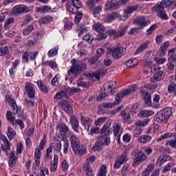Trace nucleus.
<instances>
[{"instance_id": "f257e3e1", "label": "nucleus", "mask_w": 176, "mask_h": 176, "mask_svg": "<svg viewBox=\"0 0 176 176\" xmlns=\"http://www.w3.org/2000/svg\"><path fill=\"white\" fill-rule=\"evenodd\" d=\"M138 87V86L135 85L125 89H122L120 93L117 94L114 102H104L102 107H104V108H113L115 105H119V104L122 102V100H123L126 96H130V94H133V93L137 91Z\"/></svg>"}, {"instance_id": "f03ea898", "label": "nucleus", "mask_w": 176, "mask_h": 176, "mask_svg": "<svg viewBox=\"0 0 176 176\" xmlns=\"http://www.w3.org/2000/svg\"><path fill=\"white\" fill-rule=\"evenodd\" d=\"M70 141L72 144V148L76 155L78 156H83V155L87 153V150L86 149V147L83 146V145L79 144V140H78V138H76L75 135H72L70 138Z\"/></svg>"}, {"instance_id": "7ed1b4c3", "label": "nucleus", "mask_w": 176, "mask_h": 176, "mask_svg": "<svg viewBox=\"0 0 176 176\" xmlns=\"http://www.w3.org/2000/svg\"><path fill=\"white\" fill-rule=\"evenodd\" d=\"M150 69L154 74L153 76L151 78V82H153V83L160 82L164 78V72L162 70V67L156 65H152L150 67Z\"/></svg>"}, {"instance_id": "20e7f679", "label": "nucleus", "mask_w": 176, "mask_h": 176, "mask_svg": "<svg viewBox=\"0 0 176 176\" xmlns=\"http://www.w3.org/2000/svg\"><path fill=\"white\" fill-rule=\"evenodd\" d=\"M151 10L152 12H156L157 17L161 19V20H167L168 19V15L167 14L166 10L162 7H160L159 3H157L155 6L151 8Z\"/></svg>"}, {"instance_id": "39448f33", "label": "nucleus", "mask_w": 176, "mask_h": 176, "mask_svg": "<svg viewBox=\"0 0 176 176\" xmlns=\"http://www.w3.org/2000/svg\"><path fill=\"white\" fill-rule=\"evenodd\" d=\"M133 24L137 25L139 30H142V28L151 24V21L146 19L145 16H138L133 20Z\"/></svg>"}, {"instance_id": "423d86ee", "label": "nucleus", "mask_w": 176, "mask_h": 176, "mask_svg": "<svg viewBox=\"0 0 176 176\" xmlns=\"http://www.w3.org/2000/svg\"><path fill=\"white\" fill-rule=\"evenodd\" d=\"M86 64L80 65V63L78 62L76 65H72L69 70L68 71V75L73 74L74 76H78L80 74V69H86Z\"/></svg>"}, {"instance_id": "0eeeda50", "label": "nucleus", "mask_w": 176, "mask_h": 176, "mask_svg": "<svg viewBox=\"0 0 176 176\" xmlns=\"http://www.w3.org/2000/svg\"><path fill=\"white\" fill-rule=\"evenodd\" d=\"M127 162V151H124L121 155H118L116 159L113 168H120L122 164Z\"/></svg>"}, {"instance_id": "6e6552de", "label": "nucleus", "mask_w": 176, "mask_h": 176, "mask_svg": "<svg viewBox=\"0 0 176 176\" xmlns=\"http://www.w3.org/2000/svg\"><path fill=\"white\" fill-rule=\"evenodd\" d=\"M72 3L68 2L67 8L69 13H76L78 9L82 7V3L79 0H72Z\"/></svg>"}, {"instance_id": "1a4fd4ad", "label": "nucleus", "mask_w": 176, "mask_h": 176, "mask_svg": "<svg viewBox=\"0 0 176 176\" xmlns=\"http://www.w3.org/2000/svg\"><path fill=\"white\" fill-rule=\"evenodd\" d=\"M148 159V157L145 153L141 151H138V153L135 154V158L133 160V166L134 167H137L138 164L142 163V162H145Z\"/></svg>"}, {"instance_id": "9d476101", "label": "nucleus", "mask_w": 176, "mask_h": 176, "mask_svg": "<svg viewBox=\"0 0 176 176\" xmlns=\"http://www.w3.org/2000/svg\"><path fill=\"white\" fill-rule=\"evenodd\" d=\"M94 28L99 33L100 39H107V36H108L105 33V27L101 25V23H96L94 25Z\"/></svg>"}, {"instance_id": "9b49d317", "label": "nucleus", "mask_w": 176, "mask_h": 176, "mask_svg": "<svg viewBox=\"0 0 176 176\" xmlns=\"http://www.w3.org/2000/svg\"><path fill=\"white\" fill-rule=\"evenodd\" d=\"M120 6L118 0H108L104 5V10H116L119 9Z\"/></svg>"}, {"instance_id": "f8f14e48", "label": "nucleus", "mask_w": 176, "mask_h": 176, "mask_svg": "<svg viewBox=\"0 0 176 176\" xmlns=\"http://www.w3.org/2000/svg\"><path fill=\"white\" fill-rule=\"evenodd\" d=\"M127 32V27H122L119 30V31L117 32L115 30H111L109 31V35H111V36H114V38H119L120 36H123L124 34Z\"/></svg>"}, {"instance_id": "ddd939ff", "label": "nucleus", "mask_w": 176, "mask_h": 176, "mask_svg": "<svg viewBox=\"0 0 176 176\" xmlns=\"http://www.w3.org/2000/svg\"><path fill=\"white\" fill-rule=\"evenodd\" d=\"M25 90L28 93V97L30 98H34L35 97V89H34V85L31 82H25Z\"/></svg>"}, {"instance_id": "4468645a", "label": "nucleus", "mask_w": 176, "mask_h": 176, "mask_svg": "<svg viewBox=\"0 0 176 176\" xmlns=\"http://www.w3.org/2000/svg\"><path fill=\"white\" fill-rule=\"evenodd\" d=\"M59 105H60L61 109H63L66 113H74V109H72V106H71L67 100H61L59 102Z\"/></svg>"}, {"instance_id": "2eb2a0df", "label": "nucleus", "mask_w": 176, "mask_h": 176, "mask_svg": "<svg viewBox=\"0 0 176 176\" xmlns=\"http://www.w3.org/2000/svg\"><path fill=\"white\" fill-rule=\"evenodd\" d=\"M98 141L102 142L104 145H109L111 144V138H109V133H101L98 136Z\"/></svg>"}, {"instance_id": "dca6fc26", "label": "nucleus", "mask_w": 176, "mask_h": 176, "mask_svg": "<svg viewBox=\"0 0 176 176\" xmlns=\"http://www.w3.org/2000/svg\"><path fill=\"white\" fill-rule=\"evenodd\" d=\"M7 102L14 110V113L16 114L19 113V112H21V108L17 107L16 100L12 99L10 96L7 97Z\"/></svg>"}, {"instance_id": "f3484780", "label": "nucleus", "mask_w": 176, "mask_h": 176, "mask_svg": "<svg viewBox=\"0 0 176 176\" xmlns=\"http://www.w3.org/2000/svg\"><path fill=\"white\" fill-rule=\"evenodd\" d=\"M112 57L113 58H115L116 60H118V58H120L124 54V51H123V47H118L117 48L114 49L112 52Z\"/></svg>"}, {"instance_id": "a211bd4d", "label": "nucleus", "mask_w": 176, "mask_h": 176, "mask_svg": "<svg viewBox=\"0 0 176 176\" xmlns=\"http://www.w3.org/2000/svg\"><path fill=\"white\" fill-rule=\"evenodd\" d=\"M12 11L14 13H28L30 8L25 6H16L13 8Z\"/></svg>"}, {"instance_id": "6ab92c4d", "label": "nucleus", "mask_w": 176, "mask_h": 176, "mask_svg": "<svg viewBox=\"0 0 176 176\" xmlns=\"http://www.w3.org/2000/svg\"><path fill=\"white\" fill-rule=\"evenodd\" d=\"M70 122L74 131L78 133V131H79V121L78 120V118L72 116L70 118Z\"/></svg>"}, {"instance_id": "aec40b11", "label": "nucleus", "mask_w": 176, "mask_h": 176, "mask_svg": "<svg viewBox=\"0 0 176 176\" xmlns=\"http://www.w3.org/2000/svg\"><path fill=\"white\" fill-rule=\"evenodd\" d=\"M121 115L124 123H127V124L132 123L133 120H131V116H130L129 112H127L126 110H123L121 111Z\"/></svg>"}, {"instance_id": "412c9836", "label": "nucleus", "mask_w": 176, "mask_h": 176, "mask_svg": "<svg viewBox=\"0 0 176 176\" xmlns=\"http://www.w3.org/2000/svg\"><path fill=\"white\" fill-rule=\"evenodd\" d=\"M148 46H149V41H146L142 44H141L139 47L135 51L134 54H140V53H142V52H144L148 49Z\"/></svg>"}, {"instance_id": "4be33fe9", "label": "nucleus", "mask_w": 176, "mask_h": 176, "mask_svg": "<svg viewBox=\"0 0 176 176\" xmlns=\"http://www.w3.org/2000/svg\"><path fill=\"white\" fill-rule=\"evenodd\" d=\"M119 16H120L119 12H111L105 17V22L112 23V21H113V20H116Z\"/></svg>"}, {"instance_id": "5701e85b", "label": "nucleus", "mask_w": 176, "mask_h": 176, "mask_svg": "<svg viewBox=\"0 0 176 176\" xmlns=\"http://www.w3.org/2000/svg\"><path fill=\"white\" fill-rule=\"evenodd\" d=\"M56 129L58 133H68L69 131V128L64 123L58 124Z\"/></svg>"}, {"instance_id": "b1692460", "label": "nucleus", "mask_w": 176, "mask_h": 176, "mask_svg": "<svg viewBox=\"0 0 176 176\" xmlns=\"http://www.w3.org/2000/svg\"><path fill=\"white\" fill-rule=\"evenodd\" d=\"M160 8L165 9L168 8L170 5H175L176 8V1H172L171 0H163L161 3H158Z\"/></svg>"}, {"instance_id": "393cba45", "label": "nucleus", "mask_w": 176, "mask_h": 176, "mask_svg": "<svg viewBox=\"0 0 176 176\" xmlns=\"http://www.w3.org/2000/svg\"><path fill=\"white\" fill-rule=\"evenodd\" d=\"M170 46V41H166L163 43L160 47V56L163 57L166 53H167V49H168V47Z\"/></svg>"}, {"instance_id": "a878e982", "label": "nucleus", "mask_w": 176, "mask_h": 176, "mask_svg": "<svg viewBox=\"0 0 176 176\" xmlns=\"http://www.w3.org/2000/svg\"><path fill=\"white\" fill-rule=\"evenodd\" d=\"M0 56H4L7 58H10V52L9 51L8 46L0 47Z\"/></svg>"}, {"instance_id": "bb28decb", "label": "nucleus", "mask_w": 176, "mask_h": 176, "mask_svg": "<svg viewBox=\"0 0 176 176\" xmlns=\"http://www.w3.org/2000/svg\"><path fill=\"white\" fill-rule=\"evenodd\" d=\"M139 115L141 118H149V116H153L155 112L152 110H142Z\"/></svg>"}, {"instance_id": "cd10ccee", "label": "nucleus", "mask_w": 176, "mask_h": 176, "mask_svg": "<svg viewBox=\"0 0 176 176\" xmlns=\"http://www.w3.org/2000/svg\"><path fill=\"white\" fill-rule=\"evenodd\" d=\"M17 162V157L14 155V152L12 151L9 155V166L10 167H13Z\"/></svg>"}, {"instance_id": "c85d7f7f", "label": "nucleus", "mask_w": 176, "mask_h": 176, "mask_svg": "<svg viewBox=\"0 0 176 176\" xmlns=\"http://www.w3.org/2000/svg\"><path fill=\"white\" fill-rule=\"evenodd\" d=\"M115 89H116V82L110 81L108 85L107 93L115 94Z\"/></svg>"}, {"instance_id": "c756f323", "label": "nucleus", "mask_w": 176, "mask_h": 176, "mask_svg": "<svg viewBox=\"0 0 176 176\" xmlns=\"http://www.w3.org/2000/svg\"><path fill=\"white\" fill-rule=\"evenodd\" d=\"M107 168H108V166H107V164H102L99 168V171L98 172L97 176H107Z\"/></svg>"}, {"instance_id": "7c9ffc66", "label": "nucleus", "mask_w": 176, "mask_h": 176, "mask_svg": "<svg viewBox=\"0 0 176 176\" xmlns=\"http://www.w3.org/2000/svg\"><path fill=\"white\" fill-rule=\"evenodd\" d=\"M137 64H138V59H137L135 58H133L127 60L125 63V65H126V67H128V68H131L133 67H135V65H137Z\"/></svg>"}, {"instance_id": "2f4dec72", "label": "nucleus", "mask_w": 176, "mask_h": 176, "mask_svg": "<svg viewBox=\"0 0 176 176\" xmlns=\"http://www.w3.org/2000/svg\"><path fill=\"white\" fill-rule=\"evenodd\" d=\"M152 140V138L150 135H144L138 138V142L142 144H146V142H149Z\"/></svg>"}, {"instance_id": "473e14b6", "label": "nucleus", "mask_w": 176, "mask_h": 176, "mask_svg": "<svg viewBox=\"0 0 176 176\" xmlns=\"http://www.w3.org/2000/svg\"><path fill=\"white\" fill-rule=\"evenodd\" d=\"M50 10H52V8L49 6H42L36 9V12H40V13H47Z\"/></svg>"}, {"instance_id": "72a5a7b5", "label": "nucleus", "mask_w": 176, "mask_h": 176, "mask_svg": "<svg viewBox=\"0 0 176 176\" xmlns=\"http://www.w3.org/2000/svg\"><path fill=\"white\" fill-rule=\"evenodd\" d=\"M170 159L171 157H170V155H164L162 157H160L157 162L160 164V166H162V164L166 163V162H168V160H170Z\"/></svg>"}, {"instance_id": "f704fd0d", "label": "nucleus", "mask_w": 176, "mask_h": 176, "mask_svg": "<svg viewBox=\"0 0 176 176\" xmlns=\"http://www.w3.org/2000/svg\"><path fill=\"white\" fill-rule=\"evenodd\" d=\"M155 168V166L150 164L143 171L142 176H149V174L152 173V170Z\"/></svg>"}, {"instance_id": "c9c22d12", "label": "nucleus", "mask_w": 176, "mask_h": 176, "mask_svg": "<svg viewBox=\"0 0 176 176\" xmlns=\"http://www.w3.org/2000/svg\"><path fill=\"white\" fill-rule=\"evenodd\" d=\"M37 86L40 89L41 91H42L43 93L46 94L49 91L47 87H46L45 85L43 84V82L41 80L37 81Z\"/></svg>"}, {"instance_id": "e433bc0d", "label": "nucleus", "mask_w": 176, "mask_h": 176, "mask_svg": "<svg viewBox=\"0 0 176 176\" xmlns=\"http://www.w3.org/2000/svg\"><path fill=\"white\" fill-rule=\"evenodd\" d=\"M42 65H47L48 67L52 68V69H56V68H57V63H56V62L53 60H48L46 62H43L42 63Z\"/></svg>"}, {"instance_id": "4c0bfd02", "label": "nucleus", "mask_w": 176, "mask_h": 176, "mask_svg": "<svg viewBox=\"0 0 176 176\" xmlns=\"http://www.w3.org/2000/svg\"><path fill=\"white\" fill-rule=\"evenodd\" d=\"M89 80L92 82H96V80H100V74L99 73H89Z\"/></svg>"}, {"instance_id": "58836bf2", "label": "nucleus", "mask_w": 176, "mask_h": 176, "mask_svg": "<svg viewBox=\"0 0 176 176\" xmlns=\"http://www.w3.org/2000/svg\"><path fill=\"white\" fill-rule=\"evenodd\" d=\"M138 8V6L137 5L128 6L127 8L124 10V12L128 14H131V13H133V12H135V10H137Z\"/></svg>"}, {"instance_id": "ea45409f", "label": "nucleus", "mask_w": 176, "mask_h": 176, "mask_svg": "<svg viewBox=\"0 0 176 176\" xmlns=\"http://www.w3.org/2000/svg\"><path fill=\"white\" fill-rule=\"evenodd\" d=\"M81 123L87 130H89V118L81 116Z\"/></svg>"}, {"instance_id": "a19ab883", "label": "nucleus", "mask_w": 176, "mask_h": 176, "mask_svg": "<svg viewBox=\"0 0 176 176\" xmlns=\"http://www.w3.org/2000/svg\"><path fill=\"white\" fill-rule=\"evenodd\" d=\"M166 119H168L173 115V109L170 107L165 108L162 112Z\"/></svg>"}, {"instance_id": "79ce46f5", "label": "nucleus", "mask_w": 176, "mask_h": 176, "mask_svg": "<svg viewBox=\"0 0 176 176\" xmlns=\"http://www.w3.org/2000/svg\"><path fill=\"white\" fill-rule=\"evenodd\" d=\"M58 52V47H55L47 52V56L48 57H54V56H57Z\"/></svg>"}, {"instance_id": "37998d69", "label": "nucleus", "mask_w": 176, "mask_h": 176, "mask_svg": "<svg viewBox=\"0 0 176 176\" xmlns=\"http://www.w3.org/2000/svg\"><path fill=\"white\" fill-rule=\"evenodd\" d=\"M166 119L167 118H166L163 113H160L157 115L156 121L158 123H162V122H164Z\"/></svg>"}, {"instance_id": "c03bdc74", "label": "nucleus", "mask_w": 176, "mask_h": 176, "mask_svg": "<svg viewBox=\"0 0 176 176\" xmlns=\"http://www.w3.org/2000/svg\"><path fill=\"white\" fill-rule=\"evenodd\" d=\"M176 89V84L175 82H170L168 86V91L170 93V94H174V91H175Z\"/></svg>"}, {"instance_id": "a18cd8bd", "label": "nucleus", "mask_w": 176, "mask_h": 176, "mask_svg": "<svg viewBox=\"0 0 176 176\" xmlns=\"http://www.w3.org/2000/svg\"><path fill=\"white\" fill-rule=\"evenodd\" d=\"M6 118L11 124H14V117L12 115V112L8 111L6 113Z\"/></svg>"}, {"instance_id": "49530a36", "label": "nucleus", "mask_w": 176, "mask_h": 176, "mask_svg": "<svg viewBox=\"0 0 176 176\" xmlns=\"http://www.w3.org/2000/svg\"><path fill=\"white\" fill-rule=\"evenodd\" d=\"M142 98L145 101L146 104L148 105V107H151L152 105V99L151 98V94L142 96Z\"/></svg>"}, {"instance_id": "de8ad7c7", "label": "nucleus", "mask_w": 176, "mask_h": 176, "mask_svg": "<svg viewBox=\"0 0 176 176\" xmlns=\"http://www.w3.org/2000/svg\"><path fill=\"white\" fill-rule=\"evenodd\" d=\"M173 133H165L163 135H162L161 137L158 138L157 139V141L158 142H160V141H163V140H166V138H171L173 137Z\"/></svg>"}, {"instance_id": "09e8293b", "label": "nucleus", "mask_w": 176, "mask_h": 176, "mask_svg": "<svg viewBox=\"0 0 176 176\" xmlns=\"http://www.w3.org/2000/svg\"><path fill=\"white\" fill-rule=\"evenodd\" d=\"M102 145H104L100 141L96 142L95 145L92 147V151H101V148H102Z\"/></svg>"}, {"instance_id": "8fccbe9b", "label": "nucleus", "mask_w": 176, "mask_h": 176, "mask_svg": "<svg viewBox=\"0 0 176 176\" xmlns=\"http://www.w3.org/2000/svg\"><path fill=\"white\" fill-rule=\"evenodd\" d=\"M151 122V120L149 119H145L144 120H139L135 122V124H139V126H141L142 127H145Z\"/></svg>"}, {"instance_id": "3c124183", "label": "nucleus", "mask_w": 176, "mask_h": 176, "mask_svg": "<svg viewBox=\"0 0 176 176\" xmlns=\"http://www.w3.org/2000/svg\"><path fill=\"white\" fill-rule=\"evenodd\" d=\"M34 30V26L33 25H29L27 28H25L23 30V35H30V34H31V32H32V31Z\"/></svg>"}, {"instance_id": "603ef678", "label": "nucleus", "mask_w": 176, "mask_h": 176, "mask_svg": "<svg viewBox=\"0 0 176 176\" xmlns=\"http://www.w3.org/2000/svg\"><path fill=\"white\" fill-rule=\"evenodd\" d=\"M66 94L64 91H58L54 96V98L56 100H60L61 98H63V97H65Z\"/></svg>"}, {"instance_id": "864d4df0", "label": "nucleus", "mask_w": 176, "mask_h": 176, "mask_svg": "<svg viewBox=\"0 0 176 176\" xmlns=\"http://www.w3.org/2000/svg\"><path fill=\"white\" fill-rule=\"evenodd\" d=\"M14 126H19L20 129L23 130L24 129V122L21 120L16 119L14 121Z\"/></svg>"}, {"instance_id": "5fc2aeb1", "label": "nucleus", "mask_w": 176, "mask_h": 176, "mask_svg": "<svg viewBox=\"0 0 176 176\" xmlns=\"http://www.w3.org/2000/svg\"><path fill=\"white\" fill-rule=\"evenodd\" d=\"M13 23H14V18L11 17L8 19L5 22L4 28H6V30H8V28H9V25L10 24H13Z\"/></svg>"}, {"instance_id": "6e6d98bb", "label": "nucleus", "mask_w": 176, "mask_h": 176, "mask_svg": "<svg viewBox=\"0 0 176 176\" xmlns=\"http://www.w3.org/2000/svg\"><path fill=\"white\" fill-rule=\"evenodd\" d=\"M1 149L5 151L6 155H8L9 152H10V143L5 144V145L1 144Z\"/></svg>"}, {"instance_id": "4d7b16f0", "label": "nucleus", "mask_w": 176, "mask_h": 176, "mask_svg": "<svg viewBox=\"0 0 176 176\" xmlns=\"http://www.w3.org/2000/svg\"><path fill=\"white\" fill-rule=\"evenodd\" d=\"M147 89L148 88L145 84L144 85V86L141 87L140 91L142 93V97H144L145 96H148V94H150L149 92L146 91Z\"/></svg>"}, {"instance_id": "13d9d810", "label": "nucleus", "mask_w": 176, "mask_h": 176, "mask_svg": "<svg viewBox=\"0 0 176 176\" xmlns=\"http://www.w3.org/2000/svg\"><path fill=\"white\" fill-rule=\"evenodd\" d=\"M113 133H122V129L119 124H116L113 126Z\"/></svg>"}, {"instance_id": "bf43d9fd", "label": "nucleus", "mask_w": 176, "mask_h": 176, "mask_svg": "<svg viewBox=\"0 0 176 176\" xmlns=\"http://www.w3.org/2000/svg\"><path fill=\"white\" fill-rule=\"evenodd\" d=\"M159 133V125H155L153 127H150L147 130V133Z\"/></svg>"}, {"instance_id": "052dcab7", "label": "nucleus", "mask_w": 176, "mask_h": 176, "mask_svg": "<svg viewBox=\"0 0 176 176\" xmlns=\"http://www.w3.org/2000/svg\"><path fill=\"white\" fill-rule=\"evenodd\" d=\"M96 7L94 6L93 9H91V10H94L93 12V14L94 16H96V14H98V13H100V12H101V10H102V7L98 6H97L96 8H94Z\"/></svg>"}, {"instance_id": "680f3d73", "label": "nucleus", "mask_w": 176, "mask_h": 176, "mask_svg": "<svg viewBox=\"0 0 176 176\" xmlns=\"http://www.w3.org/2000/svg\"><path fill=\"white\" fill-rule=\"evenodd\" d=\"M53 151V145H50L49 148H47L46 154L45 155V160H47L49 159V155L52 153Z\"/></svg>"}, {"instance_id": "e2e57ef3", "label": "nucleus", "mask_w": 176, "mask_h": 176, "mask_svg": "<svg viewBox=\"0 0 176 176\" xmlns=\"http://www.w3.org/2000/svg\"><path fill=\"white\" fill-rule=\"evenodd\" d=\"M83 170L85 171L87 175H89V158H87L86 162L83 165Z\"/></svg>"}, {"instance_id": "0e129e2a", "label": "nucleus", "mask_w": 176, "mask_h": 176, "mask_svg": "<svg viewBox=\"0 0 176 176\" xmlns=\"http://www.w3.org/2000/svg\"><path fill=\"white\" fill-rule=\"evenodd\" d=\"M30 56V54L28 52H24L22 54V60L24 61V63H28V57Z\"/></svg>"}, {"instance_id": "69168bd1", "label": "nucleus", "mask_w": 176, "mask_h": 176, "mask_svg": "<svg viewBox=\"0 0 176 176\" xmlns=\"http://www.w3.org/2000/svg\"><path fill=\"white\" fill-rule=\"evenodd\" d=\"M82 16H83V14H82V12H77V14L75 16V19H74L75 23H79V21H80V20H82Z\"/></svg>"}, {"instance_id": "338daca9", "label": "nucleus", "mask_w": 176, "mask_h": 176, "mask_svg": "<svg viewBox=\"0 0 176 176\" xmlns=\"http://www.w3.org/2000/svg\"><path fill=\"white\" fill-rule=\"evenodd\" d=\"M157 28V25L154 24L151 26L149 29L147 30V34L148 35H151L153 31H155Z\"/></svg>"}, {"instance_id": "774afa93", "label": "nucleus", "mask_w": 176, "mask_h": 176, "mask_svg": "<svg viewBox=\"0 0 176 176\" xmlns=\"http://www.w3.org/2000/svg\"><path fill=\"white\" fill-rule=\"evenodd\" d=\"M175 54H176V47L173 48L168 52V56L169 57H171L172 60L175 57Z\"/></svg>"}]
</instances>
